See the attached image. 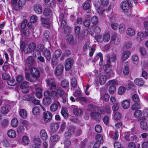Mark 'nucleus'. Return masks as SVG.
<instances>
[{
    "instance_id": "nucleus-1",
    "label": "nucleus",
    "mask_w": 148,
    "mask_h": 148,
    "mask_svg": "<svg viewBox=\"0 0 148 148\" xmlns=\"http://www.w3.org/2000/svg\"><path fill=\"white\" fill-rule=\"evenodd\" d=\"M64 90L60 87L58 88L56 90L52 91H46L44 93L46 96H55L57 98L61 97L65 93Z\"/></svg>"
},
{
    "instance_id": "nucleus-2",
    "label": "nucleus",
    "mask_w": 148,
    "mask_h": 148,
    "mask_svg": "<svg viewBox=\"0 0 148 148\" xmlns=\"http://www.w3.org/2000/svg\"><path fill=\"white\" fill-rule=\"evenodd\" d=\"M52 116V114L50 112H45L43 113V118L40 122L43 123H48L51 120Z\"/></svg>"
},
{
    "instance_id": "nucleus-3",
    "label": "nucleus",
    "mask_w": 148,
    "mask_h": 148,
    "mask_svg": "<svg viewBox=\"0 0 148 148\" xmlns=\"http://www.w3.org/2000/svg\"><path fill=\"white\" fill-rule=\"evenodd\" d=\"M36 47V44L34 42H32L29 44L25 45V54L31 53L34 51Z\"/></svg>"
},
{
    "instance_id": "nucleus-4",
    "label": "nucleus",
    "mask_w": 148,
    "mask_h": 148,
    "mask_svg": "<svg viewBox=\"0 0 148 148\" xmlns=\"http://www.w3.org/2000/svg\"><path fill=\"white\" fill-rule=\"evenodd\" d=\"M11 107L9 105H5L3 106L0 110V119L1 120L2 119V114H7L10 110Z\"/></svg>"
},
{
    "instance_id": "nucleus-5",
    "label": "nucleus",
    "mask_w": 148,
    "mask_h": 148,
    "mask_svg": "<svg viewBox=\"0 0 148 148\" xmlns=\"http://www.w3.org/2000/svg\"><path fill=\"white\" fill-rule=\"evenodd\" d=\"M71 108L73 109V112L74 114L77 116H81L83 114V111L77 106L74 105L71 106Z\"/></svg>"
},
{
    "instance_id": "nucleus-6",
    "label": "nucleus",
    "mask_w": 148,
    "mask_h": 148,
    "mask_svg": "<svg viewBox=\"0 0 148 148\" xmlns=\"http://www.w3.org/2000/svg\"><path fill=\"white\" fill-rule=\"evenodd\" d=\"M89 42H86L84 45L83 49L84 51H86L89 47V49L90 50L89 52V56L90 57L92 56L93 53L95 51V47H89Z\"/></svg>"
},
{
    "instance_id": "nucleus-7",
    "label": "nucleus",
    "mask_w": 148,
    "mask_h": 148,
    "mask_svg": "<svg viewBox=\"0 0 148 148\" xmlns=\"http://www.w3.org/2000/svg\"><path fill=\"white\" fill-rule=\"evenodd\" d=\"M74 61L72 58L67 59L65 62V69L66 71H69L73 64Z\"/></svg>"
},
{
    "instance_id": "nucleus-8",
    "label": "nucleus",
    "mask_w": 148,
    "mask_h": 148,
    "mask_svg": "<svg viewBox=\"0 0 148 148\" xmlns=\"http://www.w3.org/2000/svg\"><path fill=\"white\" fill-rule=\"evenodd\" d=\"M129 2L126 1L122 2L120 4V7L124 12H127L130 8Z\"/></svg>"
},
{
    "instance_id": "nucleus-9",
    "label": "nucleus",
    "mask_w": 148,
    "mask_h": 148,
    "mask_svg": "<svg viewBox=\"0 0 148 148\" xmlns=\"http://www.w3.org/2000/svg\"><path fill=\"white\" fill-rule=\"evenodd\" d=\"M30 73L32 77H34L35 79L39 77L40 73L38 70L36 68L33 67L30 69Z\"/></svg>"
},
{
    "instance_id": "nucleus-10",
    "label": "nucleus",
    "mask_w": 148,
    "mask_h": 148,
    "mask_svg": "<svg viewBox=\"0 0 148 148\" xmlns=\"http://www.w3.org/2000/svg\"><path fill=\"white\" fill-rule=\"evenodd\" d=\"M29 86V83L27 81H24L21 84V88L22 89L23 92L25 93L29 92L28 86Z\"/></svg>"
},
{
    "instance_id": "nucleus-11",
    "label": "nucleus",
    "mask_w": 148,
    "mask_h": 148,
    "mask_svg": "<svg viewBox=\"0 0 148 148\" xmlns=\"http://www.w3.org/2000/svg\"><path fill=\"white\" fill-rule=\"evenodd\" d=\"M41 21L43 24L44 25L45 27L47 28H50L52 26V23L49 19L42 18Z\"/></svg>"
},
{
    "instance_id": "nucleus-12",
    "label": "nucleus",
    "mask_w": 148,
    "mask_h": 148,
    "mask_svg": "<svg viewBox=\"0 0 148 148\" xmlns=\"http://www.w3.org/2000/svg\"><path fill=\"white\" fill-rule=\"evenodd\" d=\"M34 10L36 13L40 14L42 11V7L39 4H36L34 6Z\"/></svg>"
},
{
    "instance_id": "nucleus-13",
    "label": "nucleus",
    "mask_w": 148,
    "mask_h": 148,
    "mask_svg": "<svg viewBox=\"0 0 148 148\" xmlns=\"http://www.w3.org/2000/svg\"><path fill=\"white\" fill-rule=\"evenodd\" d=\"M64 69V66L62 64L58 65L56 67V71L55 74L57 75H59L63 73Z\"/></svg>"
},
{
    "instance_id": "nucleus-14",
    "label": "nucleus",
    "mask_w": 148,
    "mask_h": 148,
    "mask_svg": "<svg viewBox=\"0 0 148 148\" xmlns=\"http://www.w3.org/2000/svg\"><path fill=\"white\" fill-rule=\"evenodd\" d=\"M111 41L115 45H118L120 42V40L117 34H114L111 38Z\"/></svg>"
},
{
    "instance_id": "nucleus-15",
    "label": "nucleus",
    "mask_w": 148,
    "mask_h": 148,
    "mask_svg": "<svg viewBox=\"0 0 148 148\" xmlns=\"http://www.w3.org/2000/svg\"><path fill=\"white\" fill-rule=\"evenodd\" d=\"M116 54L115 53H113L107 60V66L108 67H110L111 66L110 63L111 61L114 62L116 61Z\"/></svg>"
},
{
    "instance_id": "nucleus-16",
    "label": "nucleus",
    "mask_w": 148,
    "mask_h": 148,
    "mask_svg": "<svg viewBox=\"0 0 148 148\" xmlns=\"http://www.w3.org/2000/svg\"><path fill=\"white\" fill-rule=\"evenodd\" d=\"M140 127L141 129L143 130H147L148 128V126L147 124V122L145 119H143L142 118L140 119Z\"/></svg>"
},
{
    "instance_id": "nucleus-17",
    "label": "nucleus",
    "mask_w": 148,
    "mask_h": 148,
    "mask_svg": "<svg viewBox=\"0 0 148 148\" xmlns=\"http://www.w3.org/2000/svg\"><path fill=\"white\" fill-rule=\"evenodd\" d=\"M134 136V135L130 132H128L125 133V138L127 141H133Z\"/></svg>"
},
{
    "instance_id": "nucleus-18",
    "label": "nucleus",
    "mask_w": 148,
    "mask_h": 148,
    "mask_svg": "<svg viewBox=\"0 0 148 148\" xmlns=\"http://www.w3.org/2000/svg\"><path fill=\"white\" fill-rule=\"evenodd\" d=\"M36 91V96L38 98H41L42 96V90L39 87H36V85H35Z\"/></svg>"
},
{
    "instance_id": "nucleus-19",
    "label": "nucleus",
    "mask_w": 148,
    "mask_h": 148,
    "mask_svg": "<svg viewBox=\"0 0 148 148\" xmlns=\"http://www.w3.org/2000/svg\"><path fill=\"white\" fill-rule=\"evenodd\" d=\"M59 126L58 124L56 123H53L50 125L51 131L52 132H55L58 129Z\"/></svg>"
},
{
    "instance_id": "nucleus-20",
    "label": "nucleus",
    "mask_w": 148,
    "mask_h": 148,
    "mask_svg": "<svg viewBox=\"0 0 148 148\" xmlns=\"http://www.w3.org/2000/svg\"><path fill=\"white\" fill-rule=\"evenodd\" d=\"M43 54L46 59L48 61H50L51 58L50 51L47 49H45L43 51Z\"/></svg>"
},
{
    "instance_id": "nucleus-21",
    "label": "nucleus",
    "mask_w": 148,
    "mask_h": 148,
    "mask_svg": "<svg viewBox=\"0 0 148 148\" xmlns=\"http://www.w3.org/2000/svg\"><path fill=\"white\" fill-rule=\"evenodd\" d=\"M91 117L92 119L96 120H98L100 118V114L96 112H92L90 113Z\"/></svg>"
},
{
    "instance_id": "nucleus-22",
    "label": "nucleus",
    "mask_w": 148,
    "mask_h": 148,
    "mask_svg": "<svg viewBox=\"0 0 148 148\" xmlns=\"http://www.w3.org/2000/svg\"><path fill=\"white\" fill-rule=\"evenodd\" d=\"M40 135L41 138L43 140H45L47 138V134L46 131L44 129H43L40 131Z\"/></svg>"
},
{
    "instance_id": "nucleus-23",
    "label": "nucleus",
    "mask_w": 148,
    "mask_h": 148,
    "mask_svg": "<svg viewBox=\"0 0 148 148\" xmlns=\"http://www.w3.org/2000/svg\"><path fill=\"white\" fill-rule=\"evenodd\" d=\"M121 106L124 109H127L129 108L130 106L129 100H126L123 101L121 103Z\"/></svg>"
},
{
    "instance_id": "nucleus-24",
    "label": "nucleus",
    "mask_w": 148,
    "mask_h": 148,
    "mask_svg": "<svg viewBox=\"0 0 148 148\" xmlns=\"http://www.w3.org/2000/svg\"><path fill=\"white\" fill-rule=\"evenodd\" d=\"M131 53L129 51H124L122 55V59L123 61H125L130 56Z\"/></svg>"
},
{
    "instance_id": "nucleus-25",
    "label": "nucleus",
    "mask_w": 148,
    "mask_h": 148,
    "mask_svg": "<svg viewBox=\"0 0 148 148\" xmlns=\"http://www.w3.org/2000/svg\"><path fill=\"white\" fill-rule=\"evenodd\" d=\"M34 60L33 56H30L28 57L26 60V64L29 66H30L32 65L34 63Z\"/></svg>"
},
{
    "instance_id": "nucleus-26",
    "label": "nucleus",
    "mask_w": 148,
    "mask_h": 148,
    "mask_svg": "<svg viewBox=\"0 0 148 148\" xmlns=\"http://www.w3.org/2000/svg\"><path fill=\"white\" fill-rule=\"evenodd\" d=\"M129 72V69L128 67V63L127 62L124 64V67L123 70V73L124 75H127Z\"/></svg>"
},
{
    "instance_id": "nucleus-27",
    "label": "nucleus",
    "mask_w": 148,
    "mask_h": 148,
    "mask_svg": "<svg viewBox=\"0 0 148 148\" xmlns=\"http://www.w3.org/2000/svg\"><path fill=\"white\" fill-rule=\"evenodd\" d=\"M59 105V103H53L51 104L50 107V109L52 112H54L56 111L58 107V106Z\"/></svg>"
},
{
    "instance_id": "nucleus-28",
    "label": "nucleus",
    "mask_w": 148,
    "mask_h": 148,
    "mask_svg": "<svg viewBox=\"0 0 148 148\" xmlns=\"http://www.w3.org/2000/svg\"><path fill=\"white\" fill-rule=\"evenodd\" d=\"M60 138V137L58 135L55 134L51 136L50 140L53 142H57L59 140Z\"/></svg>"
},
{
    "instance_id": "nucleus-29",
    "label": "nucleus",
    "mask_w": 148,
    "mask_h": 148,
    "mask_svg": "<svg viewBox=\"0 0 148 148\" xmlns=\"http://www.w3.org/2000/svg\"><path fill=\"white\" fill-rule=\"evenodd\" d=\"M107 78L108 77L105 75H101L99 79V82L101 85H103L105 83Z\"/></svg>"
},
{
    "instance_id": "nucleus-30",
    "label": "nucleus",
    "mask_w": 148,
    "mask_h": 148,
    "mask_svg": "<svg viewBox=\"0 0 148 148\" xmlns=\"http://www.w3.org/2000/svg\"><path fill=\"white\" fill-rule=\"evenodd\" d=\"M145 38L144 35L143 33L139 32L137 34V40L139 42H140L144 40Z\"/></svg>"
},
{
    "instance_id": "nucleus-31",
    "label": "nucleus",
    "mask_w": 148,
    "mask_h": 148,
    "mask_svg": "<svg viewBox=\"0 0 148 148\" xmlns=\"http://www.w3.org/2000/svg\"><path fill=\"white\" fill-rule=\"evenodd\" d=\"M7 134L8 136L11 138H14L16 136L15 131L13 130L10 129L8 130Z\"/></svg>"
},
{
    "instance_id": "nucleus-32",
    "label": "nucleus",
    "mask_w": 148,
    "mask_h": 148,
    "mask_svg": "<svg viewBox=\"0 0 148 148\" xmlns=\"http://www.w3.org/2000/svg\"><path fill=\"white\" fill-rule=\"evenodd\" d=\"M66 23L65 21L64 20H62L61 23L60 25V28H62V29H64V31L66 32H68L69 31H67L66 30L67 29H69V27H67L66 26Z\"/></svg>"
},
{
    "instance_id": "nucleus-33",
    "label": "nucleus",
    "mask_w": 148,
    "mask_h": 148,
    "mask_svg": "<svg viewBox=\"0 0 148 148\" xmlns=\"http://www.w3.org/2000/svg\"><path fill=\"white\" fill-rule=\"evenodd\" d=\"M126 33L129 36H132L135 35V31L133 28L129 27L127 29Z\"/></svg>"
},
{
    "instance_id": "nucleus-34",
    "label": "nucleus",
    "mask_w": 148,
    "mask_h": 148,
    "mask_svg": "<svg viewBox=\"0 0 148 148\" xmlns=\"http://www.w3.org/2000/svg\"><path fill=\"white\" fill-rule=\"evenodd\" d=\"M18 125V121L17 119L16 118H13L11 122V125L13 127H16Z\"/></svg>"
},
{
    "instance_id": "nucleus-35",
    "label": "nucleus",
    "mask_w": 148,
    "mask_h": 148,
    "mask_svg": "<svg viewBox=\"0 0 148 148\" xmlns=\"http://www.w3.org/2000/svg\"><path fill=\"white\" fill-rule=\"evenodd\" d=\"M134 82L136 85L138 86H142L143 85L144 83V81L141 78L136 79L134 80Z\"/></svg>"
},
{
    "instance_id": "nucleus-36",
    "label": "nucleus",
    "mask_w": 148,
    "mask_h": 148,
    "mask_svg": "<svg viewBox=\"0 0 148 148\" xmlns=\"http://www.w3.org/2000/svg\"><path fill=\"white\" fill-rule=\"evenodd\" d=\"M19 114L20 116L23 118H25L27 116L26 111L24 109H21L19 111Z\"/></svg>"
},
{
    "instance_id": "nucleus-37",
    "label": "nucleus",
    "mask_w": 148,
    "mask_h": 148,
    "mask_svg": "<svg viewBox=\"0 0 148 148\" xmlns=\"http://www.w3.org/2000/svg\"><path fill=\"white\" fill-rule=\"evenodd\" d=\"M95 139L97 142L101 144L103 143V136L101 134H98L95 136Z\"/></svg>"
},
{
    "instance_id": "nucleus-38",
    "label": "nucleus",
    "mask_w": 148,
    "mask_h": 148,
    "mask_svg": "<svg viewBox=\"0 0 148 148\" xmlns=\"http://www.w3.org/2000/svg\"><path fill=\"white\" fill-rule=\"evenodd\" d=\"M103 41L107 42H108L110 39V36L108 33H105L103 37Z\"/></svg>"
},
{
    "instance_id": "nucleus-39",
    "label": "nucleus",
    "mask_w": 148,
    "mask_h": 148,
    "mask_svg": "<svg viewBox=\"0 0 148 148\" xmlns=\"http://www.w3.org/2000/svg\"><path fill=\"white\" fill-rule=\"evenodd\" d=\"M132 60L134 64L137 65L139 61L138 56L136 55H133L132 57Z\"/></svg>"
},
{
    "instance_id": "nucleus-40",
    "label": "nucleus",
    "mask_w": 148,
    "mask_h": 148,
    "mask_svg": "<svg viewBox=\"0 0 148 148\" xmlns=\"http://www.w3.org/2000/svg\"><path fill=\"white\" fill-rule=\"evenodd\" d=\"M61 86L63 88H68L69 86V82L65 79L62 80L60 84Z\"/></svg>"
},
{
    "instance_id": "nucleus-41",
    "label": "nucleus",
    "mask_w": 148,
    "mask_h": 148,
    "mask_svg": "<svg viewBox=\"0 0 148 148\" xmlns=\"http://www.w3.org/2000/svg\"><path fill=\"white\" fill-rule=\"evenodd\" d=\"M62 53L61 50L59 49L56 50L54 52L53 57L56 58H59L61 55Z\"/></svg>"
},
{
    "instance_id": "nucleus-42",
    "label": "nucleus",
    "mask_w": 148,
    "mask_h": 148,
    "mask_svg": "<svg viewBox=\"0 0 148 148\" xmlns=\"http://www.w3.org/2000/svg\"><path fill=\"white\" fill-rule=\"evenodd\" d=\"M90 8V1H87L84 3L83 8L84 10H88Z\"/></svg>"
},
{
    "instance_id": "nucleus-43",
    "label": "nucleus",
    "mask_w": 148,
    "mask_h": 148,
    "mask_svg": "<svg viewBox=\"0 0 148 148\" xmlns=\"http://www.w3.org/2000/svg\"><path fill=\"white\" fill-rule=\"evenodd\" d=\"M99 58H100V61L102 62L103 61L102 54L100 52L97 54L96 56L94 57V61L95 62L96 61L99 59Z\"/></svg>"
},
{
    "instance_id": "nucleus-44",
    "label": "nucleus",
    "mask_w": 148,
    "mask_h": 148,
    "mask_svg": "<svg viewBox=\"0 0 148 148\" xmlns=\"http://www.w3.org/2000/svg\"><path fill=\"white\" fill-rule=\"evenodd\" d=\"M43 102L44 105H49L51 102V99L50 97H47L43 99Z\"/></svg>"
},
{
    "instance_id": "nucleus-45",
    "label": "nucleus",
    "mask_w": 148,
    "mask_h": 148,
    "mask_svg": "<svg viewBox=\"0 0 148 148\" xmlns=\"http://www.w3.org/2000/svg\"><path fill=\"white\" fill-rule=\"evenodd\" d=\"M25 77L26 79L31 82H33L35 81V79L32 77H30L29 74L28 73H25Z\"/></svg>"
},
{
    "instance_id": "nucleus-46",
    "label": "nucleus",
    "mask_w": 148,
    "mask_h": 148,
    "mask_svg": "<svg viewBox=\"0 0 148 148\" xmlns=\"http://www.w3.org/2000/svg\"><path fill=\"white\" fill-rule=\"evenodd\" d=\"M141 107V105L140 103H135L132 106L131 109L133 110H135L136 109H140Z\"/></svg>"
},
{
    "instance_id": "nucleus-47",
    "label": "nucleus",
    "mask_w": 148,
    "mask_h": 148,
    "mask_svg": "<svg viewBox=\"0 0 148 148\" xmlns=\"http://www.w3.org/2000/svg\"><path fill=\"white\" fill-rule=\"evenodd\" d=\"M101 97L102 100L107 101L109 99L110 96L108 94H101Z\"/></svg>"
},
{
    "instance_id": "nucleus-48",
    "label": "nucleus",
    "mask_w": 148,
    "mask_h": 148,
    "mask_svg": "<svg viewBox=\"0 0 148 148\" xmlns=\"http://www.w3.org/2000/svg\"><path fill=\"white\" fill-rule=\"evenodd\" d=\"M34 144L33 145H36V146L38 147L41 144V140L39 138H35L34 139Z\"/></svg>"
},
{
    "instance_id": "nucleus-49",
    "label": "nucleus",
    "mask_w": 148,
    "mask_h": 148,
    "mask_svg": "<svg viewBox=\"0 0 148 148\" xmlns=\"http://www.w3.org/2000/svg\"><path fill=\"white\" fill-rule=\"evenodd\" d=\"M51 13V11L49 8H45L44 10L43 14L45 16H48L50 15Z\"/></svg>"
},
{
    "instance_id": "nucleus-50",
    "label": "nucleus",
    "mask_w": 148,
    "mask_h": 148,
    "mask_svg": "<svg viewBox=\"0 0 148 148\" xmlns=\"http://www.w3.org/2000/svg\"><path fill=\"white\" fill-rule=\"evenodd\" d=\"M142 111L140 110H137L135 111L134 114V116L136 118L139 117L142 115Z\"/></svg>"
},
{
    "instance_id": "nucleus-51",
    "label": "nucleus",
    "mask_w": 148,
    "mask_h": 148,
    "mask_svg": "<svg viewBox=\"0 0 148 148\" xmlns=\"http://www.w3.org/2000/svg\"><path fill=\"white\" fill-rule=\"evenodd\" d=\"M125 88L120 86L119 87L118 90V94L120 95H123L125 92Z\"/></svg>"
},
{
    "instance_id": "nucleus-52",
    "label": "nucleus",
    "mask_w": 148,
    "mask_h": 148,
    "mask_svg": "<svg viewBox=\"0 0 148 148\" xmlns=\"http://www.w3.org/2000/svg\"><path fill=\"white\" fill-rule=\"evenodd\" d=\"M67 40L68 43L73 44L74 43V41L72 36L71 35H68L67 36Z\"/></svg>"
},
{
    "instance_id": "nucleus-53",
    "label": "nucleus",
    "mask_w": 148,
    "mask_h": 148,
    "mask_svg": "<svg viewBox=\"0 0 148 148\" xmlns=\"http://www.w3.org/2000/svg\"><path fill=\"white\" fill-rule=\"evenodd\" d=\"M125 29V26L123 23L121 24L119 27V32L121 33H123Z\"/></svg>"
},
{
    "instance_id": "nucleus-54",
    "label": "nucleus",
    "mask_w": 148,
    "mask_h": 148,
    "mask_svg": "<svg viewBox=\"0 0 148 148\" xmlns=\"http://www.w3.org/2000/svg\"><path fill=\"white\" fill-rule=\"evenodd\" d=\"M1 75L2 79L5 80H8L10 77V75L6 73H2Z\"/></svg>"
},
{
    "instance_id": "nucleus-55",
    "label": "nucleus",
    "mask_w": 148,
    "mask_h": 148,
    "mask_svg": "<svg viewBox=\"0 0 148 148\" xmlns=\"http://www.w3.org/2000/svg\"><path fill=\"white\" fill-rule=\"evenodd\" d=\"M44 39L45 40H47L49 38L50 36V32L47 30L45 31L44 33Z\"/></svg>"
},
{
    "instance_id": "nucleus-56",
    "label": "nucleus",
    "mask_w": 148,
    "mask_h": 148,
    "mask_svg": "<svg viewBox=\"0 0 148 148\" xmlns=\"http://www.w3.org/2000/svg\"><path fill=\"white\" fill-rule=\"evenodd\" d=\"M109 93L111 95L113 94L116 91V88L114 86H111L109 88Z\"/></svg>"
},
{
    "instance_id": "nucleus-57",
    "label": "nucleus",
    "mask_w": 148,
    "mask_h": 148,
    "mask_svg": "<svg viewBox=\"0 0 148 148\" xmlns=\"http://www.w3.org/2000/svg\"><path fill=\"white\" fill-rule=\"evenodd\" d=\"M14 79L13 78H10L7 80V82L8 85L13 86L15 84L14 83Z\"/></svg>"
},
{
    "instance_id": "nucleus-58",
    "label": "nucleus",
    "mask_w": 148,
    "mask_h": 148,
    "mask_svg": "<svg viewBox=\"0 0 148 148\" xmlns=\"http://www.w3.org/2000/svg\"><path fill=\"white\" fill-rule=\"evenodd\" d=\"M66 109L65 108H63L61 111V114L65 118H66L68 117V115L66 112Z\"/></svg>"
},
{
    "instance_id": "nucleus-59",
    "label": "nucleus",
    "mask_w": 148,
    "mask_h": 148,
    "mask_svg": "<svg viewBox=\"0 0 148 148\" xmlns=\"http://www.w3.org/2000/svg\"><path fill=\"white\" fill-rule=\"evenodd\" d=\"M22 142L24 145H27L29 143L28 137L26 136H24L22 138Z\"/></svg>"
},
{
    "instance_id": "nucleus-60",
    "label": "nucleus",
    "mask_w": 148,
    "mask_h": 148,
    "mask_svg": "<svg viewBox=\"0 0 148 148\" xmlns=\"http://www.w3.org/2000/svg\"><path fill=\"white\" fill-rule=\"evenodd\" d=\"M123 46L127 49L129 48L132 46V43L130 41L125 42L123 43Z\"/></svg>"
},
{
    "instance_id": "nucleus-61",
    "label": "nucleus",
    "mask_w": 148,
    "mask_h": 148,
    "mask_svg": "<svg viewBox=\"0 0 148 148\" xmlns=\"http://www.w3.org/2000/svg\"><path fill=\"white\" fill-rule=\"evenodd\" d=\"M37 47L38 49L36 50V51L39 55H40V51H42L44 49V47L43 45H38Z\"/></svg>"
},
{
    "instance_id": "nucleus-62",
    "label": "nucleus",
    "mask_w": 148,
    "mask_h": 148,
    "mask_svg": "<svg viewBox=\"0 0 148 148\" xmlns=\"http://www.w3.org/2000/svg\"><path fill=\"white\" fill-rule=\"evenodd\" d=\"M40 112V109L38 107H35L33 109L32 112L34 115H36Z\"/></svg>"
},
{
    "instance_id": "nucleus-63",
    "label": "nucleus",
    "mask_w": 148,
    "mask_h": 148,
    "mask_svg": "<svg viewBox=\"0 0 148 148\" xmlns=\"http://www.w3.org/2000/svg\"><path fill=\"white\" fill-rule=\"evenodd\" d=\"M95 130L97 133L101 132L102 131V128L101 126L99 125H96L95 128Z\"/></svg>"
},
{
    "instance_id": "nucleus-64",
    "label": "nucleus",
    "mask_w": 148,
    "mask_h": 148,
    "mask_svg": "<svg viewBox=\"0 0 148 148\" xmlns=\"http://www.w3.org/2000/svg\"><path fill=\"white\" fill-rule=\"evenodd\" d=\"M70 131V130H68L67 132H65L64 134V137L67 139L70 138L72 135V133Z\"/></svg>"
}]
</instances>
